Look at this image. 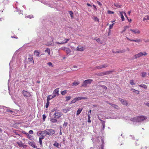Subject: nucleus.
<instances>
[{
    "mask_svg": "<svg viewBox=\"0 0 149 149\" xmlns=\"http://www.w3.org/2000/svg\"><path fill=\"white\" fill-rule=\"evenodd\" d=\"M93 81L92 79H88L85 80L81 86L84 87H86L88 84H90Z\"/></svg>",
    "mask_w": 149,
    "mask_h": 149,
    "instance_id": "1",
    "label": "nucleus"
},
{
    "mask_svg": "<svg viewBox=\"0 0 149 149\" xmlns=\"http://www.w3.org/2000/svg\"><path fill=\"white\" fill-rule=\"evenodd\" d=\"M147 54L146 52H140L137 54L134 55V59H136L143 56H145Z\"/></svg>",
    "mask_w": 149,
    "mask_h": 149,
    "instance_id": "2",
    "label": "nucleus"
},
{
    "mask_svg": "<svg viewBox=\"0 0 149 149\" xmlns=\"http://www.w3.org/2000/svg\"><path fill=\"white\" fill-rule=\"evenodd\" d=\"M22 94L27 99H28V98H29L31 96V95L30 93L24 90H23V91L22 92Z\"/></svg>",
    "mask_w": 149,
    "mask_h": 149,
    "instance_id": "3",
    "label": "nucleus"
},
{
    "mask_svg": "<svg viewBox=\"0 0 149 149\" xmlns=\"http://www.w3.org/2000/svg\"><path fill=\"white\" fill-rule=\"evenodd\" d=\"M62 114L58 112H55L53 115L54 117L55 118H58L61 116Z\"/></svg>",
    "mask_w": 149,
    "mask_h": 149,
    "instance_id": "4",
    "label": "nucleus"
},
{
    "mask_svg": "<svg viewBox=\"0 0 149 149\" xmlns=\"http://www.w3.org/2000/svg\"><path fill=\"white\" fill-rule=\"evenodd\" d=\"M138 122H141L142 121H143L147 118L143 116H141L138 117Z\"/></svg>",
    "mask_w": 149,
    "mask_h": 149,
    "instance_id": "5",
    "label": "nucleus"
},
{
    "mask_svg": "<svg viewBox=\"0 0 149 149\" xmlns=\"http://www.w3.org/2000/svg\"><path fill=\"white\" fill-rule=\"evenodd\" d=\"M28 143L30 146L34 148H36L37 147V146L36 145V143L35 142L33 141L31 142L30 141H29L28 142Z\"/></svg>",
    "mask_w": 149,
    "mask_h": 149,
    "instance_id": "6",
    "label": "nucleus"
},
{
    "mask_svg": "<svg viewBox=\"0 0 149 149\" xmlns=\"http://www.w3.org/2000/svg\"><path fill=\"white\" fill-rule=\"evenodd\" d=\"M48 133L49 134V136L53 135V134H54L55 133V131L54 130H53L52 129H48Z\"/></svg>",
    "mask_w": 149,
    "mask_h": 149,
    "instance_id": "7",
    "label": "nucleus"
},
{
    "mask_svg": "<svg viewBox=\"0 0 149 149\" xmlns=\"http://www.w3.org/2000/svg\"><path fill=\"white\" fill-rule=\"evenodd\" d=\"M119 101L121 102L122 103L123 105H127V103L126 100L123 99L122 98H119Z\"/></svg>",
    "mask_w": 149,
    "mask_h": 149,
    "instance_id": "8",
    "label": "nucleus"
},
{
    "mask_svg": "<svg viewBox=\"0 0 149 149\" xmlns=\"http://www.w3.org/2000/svg\"><path fill=\"white\" fill-rule=\"evenodd\" d=\"M16 143L18 145L19 147H23L24 148H25L27 146L26 145H24L23 143H20L19 142H17Z\"/></svg>",
    "mask_w": 149,
    "mask_h": 149,
    "instance_id": "9",
    "label": "nucleus"
},
{
    "mask_svg": "<svg viewBox=\"0 0 149 149\" xmlns=\"http://www.w3.org/2000/svg\"><path fill=\"white\" fill-rule=\"evenodd\" d=\"M130 31L134 34H139L140 32V31L137 29H131Z\"/></svg>",
    "mask_w": 149,
    "mask_h": 149,
    "instance_id": "10",
    "label": "nucleus"
},
{
    "mask_svg": "<svg viewBox=\"0 0 149 149\" xmlns=\"http://www.w3.org/2000/svg\"><path fill=\"white\" fill-rule=\"evenodd\" d=\"M58 94V88H57L54 90L53 93V95H56V96Z\"/></svg>",
    "mask_w": 149,
    "mask_h": 149,
    "instance_id": "11",
    "label": "nucleus"
},
{
    "mask_svg": "<svg viewBox=\"0 0 149 149\" xmlns=\"http://www.w3.org/2000/svg\"><path fill=\"white\" fill-rule=\"evenodd\" d=\"M56 97V95H50L48 96L47 100L49 101L50 100L52 99L53 98Z\"/></svg>",
    "mask_w": 149,
    "mask_h": 149,
    "instance_id": "12",
    "label": "nucleus"
},
{
    "mask_svg": "<svg viewBox=\"0 0 149 149\" xmlns=\"http://www.w3.org/2000/svg\"><path fill=\"white\" fill-rule=\"evenodd\" d=\"M87 99V97H77V98L76 99L77 101L79 100H85Z\"/></svg>",
    "mask_w": 149,
    "mask_h": 149,
    "instance_id": "13",
    "label": "nucleus"
},
{
    "mask_svg": "<svg viewBox=\"0 0 149 149\" xmlns=\"http://www.w3.org/2000/svg\"><path fill=\"white\" fill-rule=\"evenodd\" d=\"M100 121L102 122V128L101 130H102H102L103 131L104 130L105 127V121H104L102 120H100Z\"/></svg>",
    "mask_w": 149,
    "mask_h": 149,
    "instance_id": "14",
    "label": "nucleus"
},
{
    "mask_svg": "<svg viewBox=\"0 0 149 149\" xmlns=\"http://www.w3.org/2000/svg\"><path fill=\"white\" fill-rule=\"evenodd\" d=\"M48 129H46V130H45V131H44V135L42 134V136L43 137H44L45 136H46L47 135H49V134L48 133L49 132H48Z\"/></svg>",
    "mask_w": 149,
    "mask_h": 149,
    "instance_id": "15",
    "label": "nucleus"
},
{
    "mask_svg": "<svg viewBox=\"0 0 149 149\" xmlns=\"http://www.w3.org/2000/svg\"><path fill=\"white\" fill-rule=\"evenodd\" d=\"M101 141H102V144L101 145V147L100 148V149H104V139H101Z\"/></svg>",
    "mask_w": 149,
    "mask_h": 149,
    "instance_id": "16",
    "label": "nucleus"
},
{
    "mask_svg": "<svg viewBox=\"0 0 149 149\" xmlns=\"http://www.w3.org/2000/svg\"><path fill=\"white\" fill-rule=\"evenodd\" d=\"M124 12H120V15L121 16V19H122V21H123L124 20H125V18H124V17L123 15V14H124Z\"/></svg>",
    "mask_w": 149,
    "mask_h": 149,
    "instance_id": "17",
    "label": "nucleus"
},
{
    "mask_svg": "<svg viewBox=\"0 0 149 149\" xmlns=\"http://www.w3.org/2000/svg\"><path fill=\"white\" fill-rule=\"evenodd\" d=\"M55 118H51L50 119V122L52 123H55L57 122V120Z\"/></svg>",
    "mask_w": 149,
    "mask_h": 149,
    "instance_id": "18",
    "label": "nucleus"
},
{
    "mask_svg": "<svg viewBox=\"0 0 149 149\" xmlns=\"http://www.w3.org/2000/svg\"><path fill=\"white\" fill-rule=\"evenodd\" d=\"M65 49H66L65 52H66L67 54H70V53L71 51L69 48L67 47H65Z\"/></svg>",
    "mask_w": 149,
    "mask_h": 149,
    "instance_id": "19",
    "label": "nucleus"
},
{
    "mask_svg": "<svg viewBox=\"0 0 149 149\" xmlns=\"http://www.w3.org/2000/svg\"><path fill=\"white\" fill-rule=\"evenodd\" d=\"M131 120L134 122H138V117H135L131 118Z\"/></svg>",
    "mask_w": 149,
    "mask_h": 149,
    "instance_id": "20",
    "label": "nucleus"
},
{
    "mask_svg": "<svg viewBox=\"0 0 149 149\" xmlns=\"http://www.w3.org/2000/svg\"><path fill=\"white\" fill-rule=\"evenodd\" d=\"M30 57L28 58L29 61L30 62H33L34 64V61L33 59V57L30 55Z\"/></svg>",
    "mask_w": 149,
    "mask_h": 149,
    "instance_id": "21",
    "label": "nucleus"
},
{
    "mask_svg": "<svg viewBox=\"0 0 149 149\" xmlns=\"http://www.w3.org/2000/svg\"><path fill=\"white\" fill-rule=\"evenodd\" d=\"M82 110V108H79L78 109L77 111L76 115L77 116L80 113H81V111Z\"/></svg>",
    "mask_w": 149,
    "mask_h": 149,
    "instance_id": "22",
    "label": "nucleus"
},
{
    "mask_svg": "<svg viewBox=\"0 0 149 149\" xmlns=\"http://www.w3.org/2000/svg\"><path fill=\"white\" fill-rule=\"evenodd\" d=\"M27 137L30 140L33 141V137L29 134L27 135Z\"/></svg>",
    "mask_w": 149,
    "mask_h": 149,
    "instance_id": "23",
    "label": "nucleus"
},
{
    "mask_svg": "<svg viewBox=\"0 0 149 149\" xmlns=\"http://www.w3.org/2000/svg\"><path fill=\"white\" fill-rule=\"evenodd\" d=\"M112 71H109L104 72V75H108L111 73Z\"/></svg>",
    "mask_w": 149,
    "mask_h": 149,
    "instance_id": "24",
    "label": "nucleus"
},
{
    "mask_svg": "<svg viewBox=\"0 0 149 149\" xmlns=\"http://www.w3.org/2000/svg\"><path fill=\"white\" fill-rule=\"evenodd\" d=\"M70 109L71 108L68 109H64L63 110V111L65 113H66L67 112L70 111Z\"/></svg>",
    "mask_w": 149,
    "mask_h": 149,
    "instance_id": "25",
    "label": "nucleus"
},
{
    "mask_svg": "<svg viewBox=\"0 0 149 149\" xmlns=\"http://www.w3.org/2000/svg\"><path fill=\"white\" fill-rule=\"evenodd\" d=\"M140 87H142L144 89H146L147 88V86L145 84H141L139 85Z\"/></svg>",
    "mask_w": 149,
    "mask_h": 149,
    "instance_id": "26",
    "label": "nucleus"
},
{
    "mask_svg": "<svg viewBox=\"0 0 149 149\" xmlns=\"http://www.w3.org/2000/svg\"><path fill=\"white\" fill-rule=\"evenodd\" d=\"M44 138V137H43L39 138V143L40 145H42V140Z\"/></svg>",
    "mask_w": 149,
    "mask_h": 149,
    "instance_id": "27",
    "label": "nucleus"
},
{
    "mask_svg": "<svg viewBox=\"0 0 149 149\" xmlns=\"http://www.w3.org/2000/svg\"><path fill=\"white\" fill-rule=\"evenodd\" d=\"M39 52L37 50H35L34 52V54L38 56H39Z\"/></svg>",
    "mask_w": 149,
    "mask_h": 149,
    "instance_id": "28",
    "label": "nucleus"
},
{
    "mask_svg": "<svg viewBox=\"0 0 149 149\" xmlns=\"http://www.w3.org/2000/svg\"><path fill=\"white\" fill-rule=\"evenodd\" d=\"M97 75L99 76H104V72H101L98 73L97 74Z\"/></svg>",
    "mask_w": 149,
    "mask_h": 149,
    "instance_id": "29",
    "label": "nucleus"
},
{
    "mask_svg": "<svg viewBox=\"0 0 149 149\" xmlns=\"http://www.w3.org/2000/svg\"><path fill=\"white\" fill-rule=\"evenodd\" d=\"M77 50L80 51H83L84 50V49L83 47H81V48H79L78 47H77Z\"/></svg>",
    "mask_w": 149,
    "mask_h": 149,
    "instance_id": "30",
    "label": "nucleus"
},
{
    "mask_svg": "<svg viewBox=\"0 0 149 149\" xmlns=\"http://www.w3.org/2000/svg\"><path fill=\"white\" fill-rule=\"evenodd\" d=\"M68 12L69 13V14L71 16V18H72L73 17V13L71 11H69Z\"/></svg>",
    "mask_w": 149,
    "mask_h": 149,
    "instance_id": "31",
    "label": "nucleus"
},
{
    "mask_svg": "<svg viewBox=\"0 0 149 149\" xmlns=\"http://www.w3.org/2000/svg\"><path fill=\"white\" fill-rule=\"evenodd\" d=\"M45 52L48 53V54L49 55H50V49H49L48 48H47L45 49Z\"/></svg>",
    "mask_w": 149,
    "mask_h": 149,
    "instance_id": "32",
    "label": "nucleus"
},
{
    "mask_svg": "<svg viewBox=\"0 0 149 149\" xmlns=\"http://www.w3.org/2000/svg\"><path fill=\"white\" fill-rule=\"evenodd\" d=\"M67 93V91L66 90H64L63 91L61 92V93L62 95H64L66 94Z\"/></svg>",
    "mask_w": 149,
    "mask_h": 149,
    "instance_id": "33",
    "label": "nucleus"
},
{
    "mask_svg": "<svg viewBox=\"0 0 149 149\" xmlns=\"http://www.w3.org/2000/svg\"><path fill=\"white\" fill-rule=\"evenodd\" d=\"M71 96H66L65 97V98L66 99L65 101H68L70 100L71 99Z\"/></svg>",
    "mask_w": 149,
    "mask_h": 149,
    "instance_id": "34",
    "label": "nucleus"
},
{
    "mask_svg": "<svg viewBox=\"0 0 149 149\" xmlns=\"http://www.w3.org/2000/svg\"><path fill=\"white\" fill-rule=\"evenodd\" d=\"M149 20V18L148 17V15H147L143 19V21H145V20Z\"/></svg>",
    "mask_w": 149,
    "mask_h": 149,
    "instance_id": "35",
    "label": "nucleus"
},
{
    "mask_svg": "<svg viewBox=\"0 0 149 149\" xmlns=\"http://www.w3.org/2000/svg\"><path fill=\"white\" fill-rule=\"evenodd\" d=\"M146 73L145 72H143L141 73V76L142 77H144L146 75Z\"/></svg>",
    "mask_w": 149,
    "mask_h": 149,
    "instance_id": "36",
    "label": "nucleus"
},
{
    "mask_svg": "<svg viewBox=\"0 0 149 149\" xmlns=\"http://www.w3.org/2000/svg\"><path fill=\"white\" fill-rule=\"evenodd\" d=\"M76 98H77V97H75L74 100H72L71 101L70 104H71L75 103L77 101V100L76 99Z\"/></svg>",
    "mask_w": 149,
    "mask_h": 149,
    "instance_id": "37",
    "label": "nucleus"
},
{
    "mask_svg": "<svg viewBox=\"0 0 149 149\" xmlns=\"http://www.w3.org/2000/svg\"><path fill=\"white\" fill-rule=\"evenodd\" d=\"M99 86L102 87L105 90H107V87L104 85L100 84L99 85Z\"/></svg>",
    "mask_w": 149,
    "mask_h": 149,
    "instance_id": "38",
    "label": "nucleus"
},
{
    "mask_svg": "<svg viewBox=\"0 0 149 149\" xmlns=\"http://www.w3.org/2000/svg\"><path fill=\"white\" fill-rule=\"evenodd\" d=\"M6 112H9V113H12V112H13L11 110L7 109H6Z\"/></svg>",
    "mask_w": 149,
    "mask_h": 149,
    "instance_id": "39",
    "label": "nucleus"
},
{
    "mask_svg": "<svg viewBox=\"0 0 149 149\" xmlns=\"http://www.w3.org/2000/svg\"><path fill=\"white\" fill-rule=\"evenodd\" d=\"M69 40V39H65V40L63 41V43H65L67 42Z\"/></svg>",
    "mask_w": 149,
    "mask_h": 149,
    "instance_id": "40",
    "label": "nucleus"
},
{
    "mask_svg": "<svg viewBox=\"0 0 149 149\" xmlns=\"http://www.w3.org/2000/svg\"><path fill=\"white\" fill-rule=\"evenodd\" d=\"M49 103V101L47 100V102L45 105V107L46 108H47L48 107Z\"/></svg>",
    "mask_w": 149,
    "mask_h": 149,
    "instance_id": "41",
    "label": "nucleus"
},
{
    "mask_svg": "<svg viewBox=\"0 0 149 149\" xmlns=\"http://www.w3.org/2000/svg\"><path fill=\"white\" fill-rule=\"evenodd\" d=\"M129 28V26H125L124 28V29L123 30V31H122V32H124L126 30V29L127 28Z\"/></svg>",
    "mask_w": 149,
    "mask_h": 149,
    "instance_id": "42",
    "label": "nucleus"
},
{
    "mask_svg": "<svg viewBox=\"0 0 149 149\" xmlns=\"http://www.w3.org/2000/svg\"><path fill=\"white\" fill-rule=\"evenodd\" d=\"M47 64L49 66H52V67H53V64L51 62H49L48 63H47Z\"/></svg>",
    "mask_w": 149,
    "mask_h": 149,
    "instance_id": "43",
    "label": "nucleus"
},
{
    "mask_svg": "<svg viewBox=\"0 0 149 149\" xmlns=\"http://www.w3.org/2000/svg\"><path fill=\"white\" fill-rule=\"evenodd\" d=\"M130 83L131 85H134L135 83H134L133 80H131L130 81Z\"/></svg>",
    "mask_w": 149,
    "mask_h": 149,
    "instance_id": "44",
    "label": "nucleus"
},
{
    "mask_svg": "<svg viewBox=\"0 0 149 149\" xmlns=\"http://www.w3.org/2000/svg\"><path fill=\"white\" fill-rule=\"evenodd\" d=\"M141 40L139 39H137V40H133V41L135 42H141Z\"/></svg>",
    "mask_w": 149,
    "mask_h": 149,
    "instance_id": "45",
    "label": "nucleus"
},
{
    "mask_svg": "<svg viewBox=\"0 0 149 149\" xmlns=\"http://www.w3.org/2000/svg\"><path fill=\"white\" fill-rule=\"evenodd\" d=\"M52 44V43L50 42H47V44L45 45L47 46H51Z\"/></svg>",
    "mask_w": 149,
    "mask_h": 149,
    "instance_id": "46",
    "label": "nucleus"
},
{
    "mask_svg": "<svg viewBox=\"0 0 149 149\" xmlns=\"http://www.w3.org/2000/svg\"><path fill=\"white\" fill-rule=\"evenodd\" d=\"M107 13L109 14H113L114 12L109 10L108 11Z\"/></svg>",
    "mask_w": 149,
    "mask_h": 149,
    "instance_id": "47",
    "label": "nucleus"
},
{
    "mask_svg": "<svg viewBox=\"0 0 149 149\" xmlns=\"http://www.w3.org/2000/svg\"><path fill=\"white\" fill-rule=\"evenodd\" d=\"M102 65V68H104L107 67L108 65L106 64H104Z\"/></svg>",
    "mask_w": 149,
    "mask_h": 149,
    "instance_id": "48",
    "label": "nucleus"
},
{
    "mask_svg": "<svg viewBox=\"0 0 149 149\" xmlns=\"http://www.w3.org/2000/svg\"><path fill=\"white\" fill-rule=\"evenodd\" d=\"M125 52V50H124V51L123 50L122 51L121 50L118 51L116 52V53H123V52Z\"/></svg>",
    "mask_w": 149,
    "mask_h": 149,
    "instance_id": "49",
    "label": "nucleus"
},
{
    "mask_svg": "<svg viewBox=\"0 0 149 149\" xmlns=\"http://www.w3.org/2000/svg\"><path fill=\"white\" fill-rule=\"evenodd\" d=\"M60 134L62 135V130H63V129L61 127H60Z\"/></svg>",
    "mask_w": 149,
    "mask_h": 149,
    "instance_id": "50",
    "label": "nucleus"
},
{
    "mask_svg": "<svg viewBox=\"0 0 149 149\" xmlns=\"http://www.w3.org/2000/svg\"><path fill=\"white\" fill-rule=\"evenodd\" d=\"M114 25V23L112 24L111 25H110L109 26V30H110V29H112Z\"/></svg>",
    "mask_w": 149,
    "mask_h": 149,
    "instance_id": "51",
    "label": "nucleus"
},
{
    "mask_svg": "<svg viewBox=\"0 0 149 149\" xmlns=\"http://www.w3.org/2000/svg\"><path fill=\"white\" fill-rule=\"evenodd\" d=\"M68 124V123L67 122L65 121L63 124V126L66 127L67 126Z\"/></svg>",
    "mask_w": 149,
    "mask_h": 149,
    "instance_id": "52",
    "label": "nucleus"
},
{
    "mask_svg": "<svg viewBox=\"0 0 149 149\" xmlns=\"http://www.w3.org/2000/svg\"><path fill=\"white\" fill-rule=\"evenodd\" d=\"M95 40H96L98 42H100V39L98 38H96L95 39Z\"/></svg>",
    "mask_w": 149,
    "mask_h": 149,
    "instance_id": "53",
    "label": "nucleus"
},
{
    "mask_svg": "<svg viewBox=\"0 0 149 149\" xmlns=\"http://www.w3.org/2000/svg\"><path fill=\"white\" fill-rule=\"evenodd\" d=\"M79 84V83H78L77 82H74L72 84L74 86H76L78 85Z\"/></svg>",
    "mask_w": 149,
    "mask_h": 149,
    "instance_id": "54",
    "label": "nucleus"
},
{
    "mask_svg": "<svg viewBox=\"0 0 149 149\" xmlns=\"http://www.w3.org/2000/svg\"><path fill=\"white\" fill-rule=\"evenodd\" d=\"M94 19L95 21H97L98 22H99V19L98 18H97V17H95Z\"/></svg>",
    "mask_w": 149,
    "mask_h": 149,
    "instance_id": "55",
    "label": "nucleus"
},
{
    "mask_svg": "<svg viewBox=\"0 0 149 149\" xmlns=\"http://www.w3.org/2000/svg\"><path fill=\"white\" fill-rule=\"evenodd\" d=\"M46 116L45 114H43L42 115V118L44 121L45 120V119L46 118Z\"/></svg>",
    "mask_w": 149,
    "mask_h": 149,
    "instance_id": "56",
    "label": "nucleus"
},
{
    "mask_svg": "<svg viewBox=\"0 0 149 149\" xmlns=\"http://www.w3.org/2000/svg\"><path fill=\"white\" fill-rule=\"evenodd\" d=\"M54 146H55L57 147H58L59 145V144L58 143H56L54 144Z\"/></svg>",
    "mask_w": 149,
    "mask_h": 149,
    "instance_id": "57",
    "label": "nucleus"
},
{
    "mask_svg": "<svg viewBox=\"0 0 149 149\" xmlns=\"http://www.w3.org/2000/svg\"><path fill=\"white\" fill-rule=\"evenodd\" d=\"M96 68L97 69H102V65H100L97 66H96Z\"/></svg>",
    "mask_w": 149,
    "mask_h": 149,
    "instance_id": "58",
    "label": "nucleus"
},
{
    "mask_svg": "<svg viewBox=\"0 0 149 149\" xmlns=\"http://www.w3.org/2000/svg\"><path fill=\"white\" fill-rule=\"evenodd\" d=\"M55 43L57 44H64L63 42H56Z\"/></svg>",
    "mask_w": 149,
    "mask_h": 149,
    "instance_id": "59",
    "label": "nucleus"
},
{
    "mask_svg": "<svg viewBox=\"0 0 149 149\" xmlns=\"http://www.w3.org/2000/svg\"><path fill=\"white\" fill-rule=\"evenodd\" d=\"M29 134H32L33 133V130H30L29 131Z\"/></svg>",
    "mask_w": 149,
    "mask_h": 149,
    "instance_id": "60",
    "label": "nucleus"
},
{
    "mask_svg": "<svg viewBox=\"0 0 149 149\" xmlns=\"http://www.w3.org/2000/svg\"><path fill=\"white\" fill-rule=\"evenodd\" d=\"M22 132L23 134H26V136L27 135V134H29L28 133L26 132L25 131H22Z\"/></svg>",
    "mask_w": 149,
    "mask_h": 149,
    "instance_id": "61",
    "label": "nucleus"
},
{
    "mask_svg": "<svg viewBox=\"0 0 149 149\" xmlns=\"http://www.w3.org/2000/svg\"><path fill=\"white\" fill-rule=\"evenodd\" d=\"M57 110L55 108H54L52 110H51V112H53L54 111H56Z\"/></svg>",
    "mask_w": 149,
    "mask_h": 149,
    "instance_id": "62",
    "label": "nucleus"
},
{
    "mask_svg": "<svg viewBox=\"0 0 149 149\" xmlns=\"http://www.w3.org/2000/svg\"><path fill=\"white\" fill-rule=\"evenodd\" d=\"M97 3L99 5H100V6L102 5V4L100 2V1H97Z\"/></svg>",
    "mask_w": 149,
    "mask_h": 149,
    "instance_id": "63",
    "label": "nucleus"
},
{
    "mask_svg": "<svg viewBox=\"0 0 149 149\" xmlns=\"http://www.w3.org/2000/svg\"><path fill=\"white\" fill-rule=\"evenodd\" d=\"M145 104L149 107V102L145 103Z\"/></svg>",
    "mask_w": 149,
    "mask_h": 149,
    "instance_id": "64",
    "label": "nucleus"
}]
</instances>
